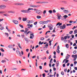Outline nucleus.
Wrapping results in <instances>:
<instances>
[{
	"label": "nucleus",
	"instance_id": "1",
	"mask_svg": "<svg viewBox=\"0 0 77 77\" xmlns=\"http://www.w3.org/2000/svg\"><path fill=\"white\" fill-rule=\"evenodd\" d=\"M30 10H33V9L32 8H29L27 10H21L20 12L22 13H30V12H31V11H29Z\"/></svg>",
	"mask_w": 77,
	"mask_h": 77
},
{
	"label": "nucleus",
	"instance_id": "2",
	"mask_svg": "<svg viewBox=\"0 0 77 77\" xmlns=\"http://www.w3.org/2000/svg\"><path fill=\"white\" fill-rule=\"evenodd\" d=\"M29 34H30V39H33V38H34V33L32 32H29Z\"/></svg>",
	"mask_w": 77,
	"mask_h": 77
},
{
	"label": "nucleus",
	"instance_id": "3",
	"mask_svg": "<svg viewBox=\"0 0 77 77\" xmlns=\"http://www.w3.org/2000/svg\"><path fill=\"white\" fill-rule=\"evenodd\" d=\"M49 20H48V21H41L39 22L40 24H47L48 21H49Z\"/></svg>",
	"mask_w": 77,
	"mask_h": 77
},
{
	"label": "nucleus",
	"instance_id": "4",
	"mask_svg": "<svg viewBox=\"0 0 77 77\" xmlns=\"http://www.w3.org/2000/svg\"><path fill=\"white\" fill-rule=\"evenodd\" d=\"M48 27L49 28V30H53V25L50 24H49L48 25Z\"/></svg>",
	"mask_w": 77,
	"mask_h": 77
},
{
	"label": "nucleus",
	"instance_id": "5",
	"mask_svg": "<svg viewBox=\"0 0 77 77\" xmlns=\"http://www.w3.org/2000/svg\"><path fill=\"white\" fill-rule=\"evenodd\" d=\"M29 30V29H28L27 28H25V32H24L26 34V35H28V33H29V32H30V31H29L27 32V31Z\"/></svg>",
	"mask_w": 77,
	"mask_h": 77
},
{
	"label": "nucleus",
	"instance_id": "6",
	"mask_svg": "<svg viewBox=\"0 0 77 77\" xmlns=\"http://www.w3.org/2000/svg\"><path fill=\"white\" fill-rule=\"evenodd\" d=\"M60 28L61 29V30H62L63 29H65V28H66V25L65 24H63V26H60Z\"/></svg>",
	"mask_w": 77,
	"mask_h": 77
},
{
	"label": "nucleus",
	"instance_id": "7",
	"mask_svg": "<svg viewBox=\"0 0 77 77\" xmlns=\"http://www.w3.org/2000/svg\"><path fill=\"white\" fill-rule=\"evenodd\" d=\"M12 21L15 24H18V21L16 20H13Z\"/></svg>",
	"mask_w": 77,
	"mask_h": 77
},
{
	"label": "nucleus",
	"instance_id": "8",
	"mask_svg": "<svg viewBox=\"0 0 77 77\" xmlns=\"http://www.w3.org/2000/svg\"><path fill=\"white\" fill-rule=\"evenodd\" d=\"M6 8V6L4 5H2L0 6V9H5Z\"/></svg>",
	"mask_w": 77,
	"mask_h": 77
},
{
	"label": "nucleus",
	"instance_id": "9",
	"mask_svg": "<svg viewBox=\"0 0 77 77\" xmlns=\"http://www.w3.org/2000/svg\"><path fill=\"white\" fill-rule=\"evenodd\" d=\"M16 52L17 54L19 55V56H21V52L20 51H19L17 50L16 51Z\"/></svg>",
	"mask_w": 77,
	"mask_h": 77
},
{
	"label": "nucleus",
	"instance_id": "10",
	"mask_svg": "<svg viewBox=\"0 0 77 77\" xmlns=\"http://www.w3.org/2000/svg\"><path fill=\"white\" fill-rule=\"evenodd\" d=\"M29 6L30 7H32V8H39V7H40V5H31Z\"/></svg>",
	"mask_w": 77,
	"mask_h": 77
},
{
	"label": "nucleus",
	"instance_id": "11",
	"mask_svg": "<svg viewBox=\"0 0 77 77\" xmlns=\"http://www.w3.org/2000/svg\"><path fill=\"white\" fill-rule=\"evenodd\" d=\"M15 5H24V4L23 3H16L15 4Z\"/></svg>",
	"mask_w": 77,
	"mask_h": 77
},
{
	"label": "nucleus",
	"instance_id": "12",
	"mask_svg": "<svg viewBox=\"0 0 77 77\" xmlns=\"http://www.w3.org/2000/svg\"><path fill=\"white\" fill-rule=\"evenodd\" d=\"M63 12L66 14H68V13L69 12L68 10H63Z\"/></svg>",
	"mask_w": 77,
	"mask_h": 77
},
{
	"label": "nucleus",
	"instance_id": "13",
	"mask_svg": "<svg viewBox=\"0 0 77 77\" xmlns=\"http://www.w3.org/2000/svg\"><path fill=\"white\" fill-rule=\"evenodd\" d=\"M48 46V43H47L46 45H45L43 47V48H47Z\"/></svg>",
	"mask_w": 77,
	"mask_h": 77
},
{
	"label": "nucleus",
	"instance_id": "14",
	"mask_svg": "<svg viewBox=\"0 0 77 77\" xmlns=\"http://www.w3.org/2000/svg\"><path fill=\"white\" fill-rule=\"evenodd\" d=\"M62 24V23H60V22L58 23L57 24L56 26H58V25H59V26H61Z\"/></svg>",
	"mask_w": 77,
	"mask_h": 77
},
{
	"label": "nucleus",
	"instance_id": "15",
	"mask_svg": "<svg viewBox=\"0 0 77 77\" xmlns=\"http://www.w3.org/2000/svg\"><path fill=\"white\" fill-rule=\"evenodd\" d=\"M27 20V18L26 17V18L23 17V21H26Z\"/></svg>",
	"mask_w": 77,
	"mask_h": 77
},
{
	"label": "nucleus",
	"instance_id": "16",
	"mask_svg": "<svg viewBox=\"0 0 77 77\" xmlns=\"http://www.w3.org/2000/svg\"><path fill=\"white\" fill-rule=\"evenodd\" d=\"M8 13H11L12 14H14L15 13V12L14 11H8Z\"/></svg>",
	"mask_w": 77,
	"mask_h": 77
},
{
	"label": "nucleus",
	"instance_id": "17",
	"mask_svg": "<svg viewBox=\"0 0 77 77\" xmlns=\"http://www.w3.org/2000/svg\"><path fill=\"white\" fill-rule=\"evenodd\" d=\"M17 45L19 48H20V49H22V47H21V45H20V43H18L17 44Z\"/></svg>",
	"mask_w": 77,
	"mask_h": 77
},
{
	"label": "nucleus",
	"instance_id": "18",
	"mask_svg": "<svg viewBox=\"0 0 77 77\" xmlns=\"http://www.w3.org/2000/svg\"><path fill=\"white\" fill-rule=\"evenodd\" d=\"M56 64H57V65H56V66L57 67V66H59V61H57Z\"/></svg>",
	"mask_w": 77,
	"mask_h": 77
},
{
	"label": "nucleus",
	"instance_id": "19",
	"mask_svg": "<svg viewBox=\"0 0 77 77\" xmlns=\"http://www.w3.org/2000/svg\"><path fill=\"white\" fill-rule=\"evenodd\" d=\"M8 48H13V47L12 46V45H8Z\"/></svg>",
	"mask_w": 77,
	"mask_h": 77
},
{
	"label": "nucleus",
	"instance_id": "20",
	"mask_svg": "<svg viewBox=\"0 0 77 77\" xmlns=\"http://www.w3.org/2000/svg\"><path fill=\"white\" fill-rule=\"evenodd\" d=\"M48 12L50 14H52L53 13V11L51 10H50L48 11Z\"/></svg>",
	"mask_w": 77,
	"mask_h": 77
},
{
	"label": "nucleus",
	"instance_id": "21",
	"mask_svg": "<svg viewBox=\"0 0 77 77\" xmlns=\"http://www.w3.org/2000/svg\"><path fill=\"white\" fill-rule=\"evenodd\" d=\"M39 12H41V11L39 10H38V9H36V11H35L36 13H38Z\"/></svg>",
	"mask_w": 77,
	"mask_h": 77
},
{
	"label": "nucleus",
	"instance_id": "22",
	"mask_svg": "<svg viewBox=\"0 0 77 77\" xmlns=\"http://www.w3.org/2000/svg\"><path fill=\"white\" fill-rule=\"evenodd\" d=\"M61 2L62 3H64L65 4H66V3H67L66 1H61Z\"/></svg>",
	"mask_w": 77,
	"mask_h": 77
},
{
	"label": "nucleus",
	"instance_id": "23",
	"mask_svg": "<svg viewBox=\"0 0 77 77\" xmlns=\"http://www.w3.org/2000/svg\"><path fill=\"white\" fill-rule=\"evenodd\" d=\"M5 35L7 37H8V36H9V34H8L7 33L5 32Z\"/></svg>",
	"mask_w": 77,
	"mask_h": 77
},
{
	"label": "nucleus",
	"instance_id": "24",
	"mask_svg": "<svg viewBox=\"0 0 77 77\" xmlns=\"http://www.w3.org/2000/svg\"><path fill=\"white\" fill-rule=\"evenodd\" d=\"M37 19H40V18H41V17L40 16H37Z\"/></svg>",
	"mask_w": 77,
	"mask_h": 77
},
{
	"label": "nucleus",
	"instance_id": "25",
	"mask_svg": "<svg viewBox=\"0 0 77 77\" xmlns=\"http://www.w3.org/2000/svg\"><path fill=\"white\" fill-rule=\"evenodd\" d=\"M57 17H58V19H60V17H61V15H60L58 13V14H57Z\"/></svg>",
	"mask_w": 77,
	"mask_h": 77
},
{
	"label": "nucleus",
	"instance_id": "26",
	"mask_svg": "<svg viewBox=\"0 0 77 77\" xmlns=\"http://www.w3.org/2000/svg\"><path fill=\"white\" fill-rule=\"evenodd\" d=\"M12 69L14 70H17V68L13 67L12 68Z\"/></svg>",
	"mask_w": 77,
	"mask_h": 77
},
{
	"label": "nucleus",
	"instance_id": "27",
	"mask_svg": "<svg viewBox=\"0 0 77 77\" xmlns=\"http://www.w3.org/2000/svg\"><path fill=\"white\" fill-rule=\"evenodd\" d=\"M63 18H64V19H66V18H68V16L66 15H65L64 16H63Z\"/></svg>",
	"mask_w": 77,
	"mask_h": 77
},
{
	"label": "nucleus",
	"instance_id": "28",
	"mask_svg": "<svg viewBox=\"0 0 77 77\" xmlns=\"http://www.w3.org/2000/svg\"><path fill=\"white\" fill-rule=\"evenodd\" d=\"M40 3H48V2H41Z\"/></svg>",
	"mask_w": 77,
	"mask_h": 77
},
{
	"label": "nucleus",
	"instance_id": "29",
	"mask_svg": "<svg viewBox=\"0 0 77 77\" xmlns=\"http://www.w3.org/2000/svg\"><path fill=\"white\" fill-rule=\"evenodd\" d=\"M44 44V42H42L41 43V41H40L39 42V45H42V44Z\"/></svg>",
	"mask_w": 77,
	"mask_h": 77
},
{
	"label": "nucleus",
	"instance_id": "30",
	"mask_svg": "<svg viewBox=\"0 0 77 77\" xmlns=\"http://www.w3.org/2000/svg\"><path fill=\"white\" fill-rule=\"evenodd\" d=\"M5 28H4V27L3 26H1L0 27V29L1 30H3Z\"/></svg>",
	"mask_w": 77,
	"mask_h": 77
},
{
	"label": "nucleus",
	"instance_id": "31",
	"mask_svg": "<svg viewBox=\"0 0 77 77\" xmlns=\"http://www.w3.org/2000/svg\"><path fill=\"white\" fill-rule=\"evenodd\" d=\"M2 63H5V62H6V61L5 60H2Z\"/></svg>",
	"mask_w": 77,
	"mask_h": 77
},
{
	"label": "nucleus",
	"instance_id": "32",
	"mask_svg": "<svg viewBox=\"0 0 77 77\" xmlns=\"http://www.w3.org/2000/svg\"><path fill=\"white\" fill-rule=\"evenodd\" d=\"M46 12H47V11L46 10H44L43 12V14H46Z\"/></svg>",
	"mask_w": 77,
	"mask_h": 77
},
{
	"label": "nucleus",
	"instance_id": "33",
	"mask_svg": "<svg viewBox=\"0 0 77 77\" xmlns=\"http://www.w3.org/2000/svg\"><path fill=\"white\" fill-rule=\"evenodd\" d=\"M19 26H20L21 28H22V29H23V28H24V27H23V26L22 25L19 24Z\"/></svg>",
	"mask_w": 77,
	"mask_h": 77
},
{
	"label": "nucleus",
	"instance_id": "34",
	"mask_svg": "<svg viewBox=\"0 0 77 77\" xmlns=\"http://www.w3.org/2000/svg\"><path fill=\"white\" fill-rule=\"evenodd\" d=\"M0 50L1 51H2V52H4L5 51V50L1 48L0 49Z\"/></svg>",
	"mask_w": 77,
	"mask_h": 77
},
{
	"label": "nucleus",
	"instance_id": "35",
	"mask_svg": "<svg viewBox=\"0 0 77 77\" xmlns=\"http://www.w3.org/2000/svg\"><path fill=\"white\" fill-rule=\"evenodd\" d=\"M24 39L27 42H29V40H28V39L26 38H25Z\"/></svg>",
	"mask_w": 77,
	"mask_h": 77
},
{
	"label": "nucleus",
	"instance_id": "36",
	"mask_svg": "<svg viewBox=\"0 0 77 77\" xmlns=\"http://www.w3.org/2000/svg\"><path fill=\"white\" fill-rule=\"evenodd\" d=\"M3 15H4V16H5V17H8L9 16V15L8 14H4Z\"/></svg>",
	"mask_w": 77,
	"mask_h": 77
},
{
	"label": "nucleus",
	"instance_id": "37",
	"mask_svg": "<svg viewBox=\"0 0 77 77\" xmlns=\"http://www.w3.org/2000/svg\"><path fill=\"white\" fill-rule=\"evenodd\" d=\"M36 14H38V15H41L42 14V12H38V13H37Z\"/></svg>",
	"mask_w": 77,
	"mask_h": 77
},
{
	"label": "nucleus",
	"instance_id": "38",
	"mask_svg": "<svg viewBox=\"0 0 77 77\" xmlns=\"http://www.w3.org/2000/svg\"><path fill=\"white\" fill-rule=\"evenodd\" d=\"M66 47L67 48H69V45H68V44H66Z\"/></svg>",
	"mask_w": 77,
	"mask_h": 77
},
{
	"label": "nucleus",
	"instance_id": "39",
	"mask_svg": "<svg viewBox=\"0 0 77 77\" xmlns=\"http://www.w3.org/2000/svg\"><path fill=\"white\" fill-rule=\"evenodd\" d=\"M52 12H53V13H56V11L55 9H54L52 11Z\"/></svg>",
	"mask_w": 77,
	"mask_h": 77
},
{
	"label": "nucleus",
	"instance_id": "40",
	"mask_svg": "<svg viewBox=\"0 0 77 77\" xmlns=\"http://www.w3.org/2000/svg\"><path fill=\"white\" fill-rule=\"evenodd\" d=\"M33 23V20H29V23L30 24L31 23Z\"/></svg>",
	"mask_w": 77,
	"mask_h": 77
},
{
	"label": "nucleus",
	"instance_id": "41",
	"mask_svg": "<svg viewBox=\"0 0 77 77\" xmlns=\"http://www.w3.org/2000/svg\"><path fill=\"white\" fill-rule=\"evenodd\" d=\"M72 25V24L70 23V24H66L67 26H71Z\"/></svg>",
	"mask_w": 77,
	"mask_h": 77
},
{
	"label": "nucleus",
	"instance_id": "42",
	"mask_svg": "<svg viewBox=\"0 0 77 77\" xmlns=\"http://www.w3.org/2000/svg\"><path fill=\"white\" fill-rule=\"evenodd\" d=\"M77 30L75 29L74 31V34H75L77 33Z\"/></svg>",
	"mask_w": 77,
	"mask_h": 77
},
{
	"label": "nucleus",
	"instance_id": "43",
	"mask_svg": "<svg viewBox=\"0 0 77 77\" xmlns=\"http://www.w3.org/2000/svg\"><path fill=\"white\" fill-rule=\"evenodd\" d=\"M50 32H51L50 31H48L46 32L45 35H47V33H50Z\"/></svg>",
	"mask_w": 77,
	"mask_h": 77
},
{
	"label": "nucleus",
	"instance_id": "44",
	"mask_svg": "<svg viewBox=\"0 0 77 77\" xmlns=\"http://www.w3.org/2000/svg\"><path fill=\"white\" fill-rule=\"evenodd\" d=\"M42 75L43 77H45V73H44L42 74Z\"/></svg>",
	"mask_w": 77,
	"mask_h": 77
},
{
	"label": "nucleus",
	"instance_id": "45",
	"mask_svg": "<svg viewBox=\"0 0 77 77\" xmlns=\"http://www.w3.org/2000/svg\"><path fill=\"white\" fill-rule=\"evenodd\" d=\"M57 53H60V51H59V49H57Z\"/></svg>",
	"mask_w": 77,
	"mask_h": 77
},
{
	"label": "nucleus",
	"instance_id": "46",
	"mask_svg": "<svg viewBox=\"0 0 77 77\" xmlns=\"http://www.w3.org/2000/svg\"><path fill=\"white\" fill-rule=\"evenodd\" d=\"M0 13H1V14H5V12L4 11H0Z\"/></svg>",
	"mask_w": 77,
	"mask_h": 77
},
{
	"label": "nucleus",
	"instance_id": "47",
	"mask_svg": "<svg viewBox=\"0 0 77 77\" xmlns=\"http://www.w3.org/2000/svg\"><path fill=\"white\" fill-rule=\"evenodd\" d=\"M3 2H8L9 0H2Z\"/></svg>",
	"mask_w": 77,
	"mask_h": 77
},
{
	"label": "nucleus",
	"instance_id": "48",
	"mask_svg": "<svg viewBox=\"0 0 77 77\" xmlns=\"http://www.w3.org/2000/svg\"><path fill=\"white\" fill-rule=\"evenodd\" d=\"M44 58H42L41 59H42L43 60H44V59H47V58H46V57H45Z\"/></svg>",
	"mask_w": 77,
	"mask_h": 77
},
{
	"label": "nucleus",
	"instance_id": "49",
	"mask_svg": "<svg viewBox=\"0 0 77 77\" xmlns=\"http://www.w3.org/2000/svg\"><path fill=\"white\" fill-rule=\"evenodd\" d=\"M45 38L44 37H42L40 39V40H42V41H43V40H44V39Z\"/></svg>",
	"mask_w": 77,
	"mask_h": 77
},
{
	"label": "nucleus",
	"instance_id": "50",
	"mask_svg": "<svg viewBox=\"0 0 77 77\" xmlns=\"http://www.w3.org/2000/svg\"><path fill=\"white\" fill-rule=\"evenodd\" d=\"M73 32V31H71L69 32V33L70 34V35H71L72 33V32Z\"/></svg>",
	"mask_w": 77,
	"mask_h": 77
},
{
	"label": "nucleus",
	"instance_id": "51",
	"mask_svg": "<svg viewBox=\"0 0 77 77\" xmlns=\"http://www.w3.org/2000/svg\"><path fill=\"white\" fill-rule=\"evenodd\" d=\"M67 36H66L65 37H64V39H66V38H67Z\"/></svg>",
	"mask_w": 77,
	"mask_h": 77
},
{
	"label": "nucleus",
	"instance_id": "52",
	"mask_svg": "<svg viewBox=\"0 0 77 77\" xmlns=\"http://www.w3.org/2000/svg\"><path fill=\"white\" fill-rule=\"evenodd\" d=\"M57 74L56 72H54V77H55V74Z\"/></svg>",
	"mask_w": 77,
	"mask_h": 77
},
{
	"label": "nucleus",
	"instance_id": "53",
	"mask_svg": "<svg viewBox=\"0 0 77 77\" xmlns=\"http://www.w3.org/2000/svg\"><path fill=\"white\" fill-rule=\"evenodd\" d=\"M77 52V51H76V50H75L73 51V53L74 54H75V53H76Z\"/></svg>",
	"mask_w": 77,
	"mask_h": 77
},
{
	"label": "nucleus",
	"instance_id": "54",
	"mask_svg": "<svg viewBox=\"0 0 77 77\" xmlns=\"http://www.w3.org/2000/svg\"><path fill=\"white\" fill-rule=\"evenodd\" d=\"M3 19H0V22H2V21H3Z\"/></svg>",
	"mask_w": 77,
	"mask_h": 77
},
{
	"label": "nucleus",
	"instance_id": "55",
	"mask_svg": "<svg viewBox=\"0 0 77 77\" xmlns=\"http://www.w3.org/2000/svg\"><path fill=\"white\" fill-rule=\"evenodd\" d=\"M39 69H42V66H39Z\"/></svg>",
	"mask_w": 77,
	"mask_h": 77
},
{
	"label": "nucleus",
	"instance_id": "56",
	"mask_svg": "<svg viewBox=\"0 0 77 77\" xmlns=\"http://www.w3.org/2000/svg\"><path fill=\"white\" fill-rule=\"evenodd\" d=\"M20 32H24H24H25V31H24V30H22L20 31Z\"/></svg>",
	"mask_w": 77,
	"mask_h": 77
},
{
	"label": "nucleus",
	"instance_id": "57",
	"mask_svg": "<svg viewBox=\"0 0 77 77\" xmlns=\"http://www.w3.org/2000/svg\"><path fill=\"white\" fill-rule=\"evenodd\" d=\"M44 71H45V72H46L47 73L48 72V70L46 71V70H45Z\"/></svg>",
	"mask_w": 77,
	"mask_h": 77
},
{
	"label": "nucleus",
	"instance_id": "58",
	"mask_svg": "<svg viewBox=\"0 0 77 77\" xmlns=\"http://www.w3.org/2000/svg\"><path fill=\"white\" fill-rule=\"evenodd\" d=\"M60 9L61 10H64V9H65V8L63 7L61 8Z\"/></svg>",
	"mask_w": 77,
	"mask_h": 77
},
{
	"label": "nucleus",
	"instance_id": "59",
	"mask_svg": "<svg viewBox=\"0 0 77 77\" xmlns=\"http://www.w3.org/2000/svg\"><path fill=\"white\" fill-rule=\"evenodd\" d=\"M64 42H65V43H66V42H67V40H64Z\"/></svg>",
	"mask_w": 77,
	"mask_h": 77
},
{
	"label": "nucleus",
	"instance_id": "60",
	"mask_svg": "<svg viewBox=\"0 0 77 77\" xmlns=\"http://www.w3.org/2000/svg\"><path fill=\"white\" fill-rule=\"evenodd\" d=\"M52 60H53V59L51 58L50 61V63H51V62H52Z\"/></svg>",
	"mask_w": 77,
	"mask_h": 77
},
{
	"label": "nucleus",
	"instance_id": "61",
	"mask_svg": "<svg viewBox=\"0 0 77 77\" xmlns=\"http://www.w3.org/2000/svg\"><path fill=\"white\" fill-rule=\"evenodd\" d=\"M29 20H27L26 21V22L27 23H28V24H29Z\"/></svg>",
	"mask_w": 77,
	"mask_h": 77
},
{
	"label": "nucleus",
	"instance_id": "62",
	"mask_svg": "<svg viewBox=\"0 0 77 77\" xmlns=\"http://www.w3.org/2000/svg\"><path fill=\"white\" fill-rule=\"evenodd\" d=\"M69 57L68 56H66V59H68Z\"/></svg>",
	"mask_w": 77,
	"mask_h": 77
},
{
	"label": "nucleus",
	"instance_id": "63",
	"mask_svg": "<svg viewBox=\"0 0 77 77\" xmlns=\"http://www.w3.org/2000/svg\"><path fill=\"white\" fill-rule=\"evenodd\" d=\"M34 25H36L37 24V22H35L34 23Z\"/></svg>",
	"mask_w": 77,
	"mask_h": 77
},
{
	"label": "nucleus",
	"instance_id": "64",
	"mask_svg": "<svg viewBox=\"0 0 77 77\" xmlns=\"http://www.w3.org/2000/svg\"><path fill=\"white\" fill-rule=\"evenodd\" d=\"M67 38H69L71 36H67Z\"/></svg>",
	"mask_w": 77,
	"mask_h": 77
}]
</instances>
